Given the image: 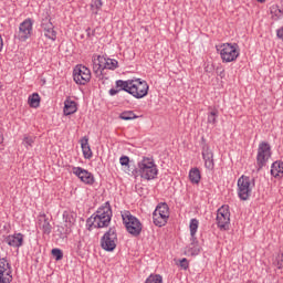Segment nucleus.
Instances as JSON below:
<instances>
[{"mask_svg":"<svg viewBox=\"0 0 283 283\" xmlns=\"http://www.w3.org/2000/svg\"><path fill=\"white\" fill-rule=\"evenodd\" d=\"M119 118L122 120H136V118H138V116L135 115L133 111H125V112L120 113Z\"/></svg>","mask_w":283,"mask_h":283,"instance_id":"nucleus-29","label":"nucleus"},{"mask_svg":"<svg viewBox=\"0 0 283 283\" xmlns=\"http://www.w3.org/2000/svg\"><path fill=\"white\" fill-rule=\"evenodd\" d=\"M222 63H233L240 56V46L237 43H223L218 46Z\"/></svg>","mask_w":283,"mask_h":283,"instance_id":"nucleus-4","label":"nucleus"},{"mask_svg":"<svg viewBox=\"0 0 283 283\" xmlns=\"http://www.w3.org/2000/svg\"><path fill=\"white\" fill-rule=\"evenodd\" d=\"M28 103L30 107H33L34 109H36V107L41 105V96H39L38 93H33L32 95L29 96Z\"/></svg>","mask_w":283,"mask_h":283,"instance_id":"nucleus-26","label":"nucleus"},{"mask_svg":"<svg viewBox=\"0 0 283 283\" xmlns=\"http://www.w3.org/2000/svg\"><path fill=\"white\" fill-rule=\"evenodd\" d=\"M279 264H283V255L281 256Z\"/></svg>","mask_w":283,"mask_h":283,"instance_id":"nucleus-42","label":"nucleus"},{"mask_svg":"<svg viewBox=\"0 0 283 283\" xmlns=\"http://www.w3.org/2000/svg\"><path fill=\"white\" fill-rule=\"evenodd\" d=\"M199 224H200V222L198 221V219L190 220L189 229H190L191 238H196V233H198Z\"/></svg>","mask_w":283,"mask_h":283,"instance_id":"nucleus-31","label":"nucleus"},{"mask_svg":"<svg viewBox=\"0 0 283 283\" xmlns=\"http://www.w3.org/2000/svg\"><path fill=\"white\" fill-rule=\"evenodd\" d=\"M78 108L76 107V102L67 98L64 102V116H71V114H76V111Z\"/></svg>","mask_w":283,"mask_h":283,"instance_id":"nucleus-20","label":"nucleus"},{"mask_svg":"<svg viewBox=\"0 0 283 283\" xmlns=\"http://www.w3.org/2000/svg\"><path fill=\"white\" fill-rule=\"evenodd\" d=\"M169 220V206L159 203L153 212V222L156 227H165Z\"/></svg>","mask_w":283,"mask_h":283,"instance_id":"nucleus-6","label":"nucleus"},{"mask_svg":"<svg viewBox=\"0 0 283 283\" xmlns=\"http://www.w3.org/2000/svg\"><path fill=\"white\" fill-rule=\"evenodd\" d=\"M3 143V133L0 132V145Z\"/></svg>","mask_w":283,"mask_h":283,"instance_id":"nucleus-41","label":"nucleus"},{"mask_svg":"<svg viewBox=\"0 0 283 283\" xmlns=\"http://www.w3.org/2000/svg\"><path fill=\"white\" fill-rule=\"evenodd\" d=\"M217 74H219V76L221 78H224V70L223 69H217Z\"/></svg>","mask_w":283,"mask_h":283,"instance_id":"nucleus-39","label":"nucleus"},{"mask_svg":"<svg viewBox=\"0 0 283 283\" xmlns=\"http://www.w3.org/2000/svg\"><path fill=\"white\" fill-rule=\"evenodd\" d=\"M116 67H118V61L105 57L104 70H116Z\"/></svg>","mask_w":283,"mask_h":283,"instance_id":"nucleus-32","label":"nucleus"},{"mask_svg":"<svg viewBox=\"0 0 283 283\" xmlns=\"http://www.w3.org/2000/svg\"><path fill=\"white\" fill-rule=\"evenodd\" d=\"M12 282V266L6 258L0 259V283Z\"/></svg>","mask_w":283,"mask_h":283,"instance_id":"nucleus-13","label":"nucleus"},{"mask_svg":"<svg viewBox=\"0 0 283 283\" xmlns=\"http://www.w3.org/2000/svg\"><path fill=\"white\" fill-rule=\"evenodd\" d=\"M252 189L251 178L241 176L238 180V196L240 200H249V198H251Z\"/></svg>","mask_w":283,"mask_h":283,"instance_id":"nucleus-9","label":"nucleus"},{"mask_svg":"<svg viewBox=\"0 0 283 283\" xmlns=\"http://www.w3.org/2000/svg\"><path fill=\"white\" fill-rule=\"evenodd\" d=\"M103 8V0H93L91 3V10L94 14H98V10Z\"/></svg>","mask_w":283,"mask_h":283,"instance_id":"nucleus-33","label":"nucleus"},{"mask_svg":"<svg viewBox=\"0 0 283 283\" xmlns=\"http://www.w3.org/2000/svg\"><path fill=\"white\" fill-rule=\"evenodd\" d=\"M218 109L213 108L208 113L207 123L208 125H212V127H216L218 125Z\"/></svg>","mask_w":283,"mask_h":283,"instance_id":"nucleus-24","label":"nucleus"},{"mask_svg":"<svg viewBox=\"0 0 283 283\" xmlns=\"http://www.w3.org/2000/svg\"><path fill=\"white\" fill-rule=\"evenodd\" d=\"M63 219L65 222H69V224H74V222H76V212L64 211Z\"/></svg>","mask_w":283,"mask_h":283,"instance_id":"nucleus-30","label":"nucleus"},{"mask_svg":"<svg viewBox=\"0 0 283 283\" xmlns=\"http://www.w3.org/2000/svg\"><path fill=\"white\" fill-rule=\"evenodd\" d=\"M200 170L198 168H192L189 171V180L192 182V185H198L200 182Z\"/></svg>","mask_w":283,"mask_h":283,"instance_id":"nucleus-25","label":"nucleus"},{"mask_svg":"<svg viewBox=\"0 0 283 283\" xmlns=\"http://www.w3.org/2000/svg\"><path fill=\"white\" fill-rule=\"evenodd\" d=\"M38 227L45 233L50 235L52 233V224H50V219L45 214H40L38 218Z\"/></svg>","mask_w":283,"mask_h":283,"instance_id":"nucleus-18","label":"nucleus"},{"mask_svg":"<svg viewBox=\"0 0 283 283\" xmlns=\"http://www.w3.org/2000/svg\"><path fill=\"white\" fill-rule=\"evenodd\" d=\"M35 140L36 137L32 135H24L22 139V145L25 146L27 149H30V147H34Z\"/></svg>","mask_w":283,"mask_h":283,"instance_id":"nucleus-27","label":"nucleus"},{"mask_svg":"<svg viewBox=\"0 0 283 283\" xmlns=\"http://www.w3.org/2000/svg\"><path fill=\"white\" fill-rule=\"evenodd\" d=\"M73 78L77 85H87L92 81V71L85 65H77L73 71Z\"/></svg>","mask_w":283,"mask_h":283,"instance_id":"nucleus-8","label":"nucleus"},{"mask_svg":"<svg viewBox=\"0 0 283 283\" xmlns=\"http://www.w3.org/2000/svg\"><path fill=\"white\" fill-rule=\"evenodd\" d=\"M93 72L97 77L103 76V71L105 70V56L94 54L92 56Z\"/></svg>","mask_w":283,"mask_h":283,"instance_id":"nucleus-15","label":"nucleus"},{"mask_svg":"<svg viewBox=\"0 0 283 283\" xmlns=\"http://www.w3.org/2000/svg\"><path fill=\"white\" fill-rule=\"evenodd\" d=\"M202 158L205 160L206 169L212 170L213 167H216V164L213 163V150H211V147L207 144L202 146Z\"/></svg>","mask_w":283,"mask_h":283,"instance_id":"nucleus-16","label":"nucleus"},{"mask_svg":"<svg viewBox=\"0 0 283 283\" xmlns=\"http://www.w3.org/2000/svg\"><path fill=\"white\" fill-rule=\"evenodd\" d=\"M256 1H259V3H264V1H266V0H256Z\"/></svg>","mask_w":283,"mask_h":283,"instance_id":"nucleus-43","label":"nucleus"},{"mask_svg":"<svg viewBox=\"0 0 283 283\" xmlns=\"http://www.w3.org/2000/svg\"><path fill=\"white\" fill-rule=\"evenodd\" d=\"M51 253L53 258L56 260V262H59L60 260H63V251H61V249H53Z\"/></svg>","mask_w":283,"mask_h":283,"instance_id":"nucleus-35","label":"nucleus"},{"mask_svg":"<svg viewBox=\"0 0 283 283\" xmlns=\"http://www.w3.org/2000/svg\"><path fill=\"white\" fill-rule=\"evenodd\" d=\"M270 12L274 19H282L283 18V10L280 9V6L274 4L270 8Z\"/></svg>","mask_w":283,"mask_h":283,"instance_id":"nucleus-28","label":"nucleus"},{"mask_svg":"<svg viewBox=\"0 0 283 283\" xmlns=\"http://www.w3.org/2000/svg\"><path fill=\"white\" fill-rule=\"evenodd\" d=\"M145 283H163V275L160 274H150Z\"/></svg>","mask_w":283,"mask_h":283,"instance_id":"nucleus-34","label":"nucleus"},{"mask_svg":"<svg viewBox=\"0 0 283 283\" xmlns=\"http://www.w3.org/2000/svg\"><path fill=\"white\" fill-rule=\"evenodd\" d=\"M276 36H277V39H281V41L283 42V27L277 29Z\"/></svg>","mask_w":283,"mask_h":283,"instance_id":"nucleus-38","label":"nucleus"},{"mask_svg":"<svg viewBox=\"0 0 283 283\" xmlns=\"http://www.w3.org/2000/svg\"><path fill=\"white\" fill-rule=\"evenodd\" d=\"M116 88L109 90L111 96H116L118 92L123 91L134 96V98H145V96L149 94V84L142 78L128 81L118 80L116 81Z\"/></svg>","mask_w":283,"mask_h":283,"instance_id":"nucleus-1","label":"nucleus"},{"mask_svg":"<svg viewBox=\"0 0 283 283\" xmlns=\"http://www.w3.org/2000/svg\"><path fill=\"white\" fill-rule=\"evenodd\" d=\"M72 171L84 185H94V175H92V172L81 167H73Z\"/></svg>","mask_w":283,"mask_h":283,"instance_id":"nucleus-14","label":"nucleus"},{"mask_svg":"<svg viewBox=\"0 0 283 283\" xmlns=\"http://www.w3.org/2000/svg\"><path fill=\"white\" fill-rule=\"evenodd\" d=\"M109 222H112V208L106 203L87 219L86 227H88V231H92L93 229L109 227Z\"/></svg>","mask_w":283,"mask_h":283,"instance_id":"nucleus-2","label":"nucleus"},{"mask_svg":"<svg viewBox=\"0 0 283 283\" xmlns=\"http://www.w3.org/2000/svg\"><path fill=\"white\" fill-rule=\"evenodd\" d=\"M81 147H82V151H83V156L86 159L92 158V148L90 147V139L87 137H83L81 139Z\"/></svg>","mask_w":283,"mask_h":283,"instance_id":"nucleus-22","label":"nucleus"},{"mask_svg":"<svg viewBox=\"0 0 283 283\" xmlns=\"http://www.w3.org/2000/svg\"><path fill=\"white\" fill-rule=\"evenodd\" d=\"M119 163L123 167H129V157L127 156H122L119 158Z\"/></svg>","mask_w":283,"mask_h":283,"instance_id":"nucleus-37","label":"nucleus"},{"mask_svg":"<svg viewBox=\"0 0 283 283\" xmlns=\"http://www.w3.org/2000/svg\"><path fill=\"white\" fill-rule=\"evenodd\" d=\"M180 269H184V271H187L189 269V261L187 259H181L179 261Z\"/></svg>","mask_w":283,"mask_h":283,"instance_id":"nucleus-36","label":"nucleus"},{"mask_svg":"<svg viewBox=\"0 0 283 283\" xmlns=\"http://www.w3.org/2000/svg\"><path fill=\"white\" fill-rule=\"evenodd\" d=\"M41 28L44 32V36L51 41H56V31L54 30V24L49 19L42 21Z\"/></svg>","mask_w":283,"mask_h":283,"instance_id":"nucleus-17","label":"nucleus"},{"mask_svg":"<svg viewBox=\"0 0 283 283\" xmlns=\"http://www.w3.org/2000/svg\"><path fill=\"white\" fill-rule=\"evenodd\" d=\"M271 158V145L266 142H262L258 148L256 165L259 169H262L269 163Z\"/></svg>","mask_w":283,"mask_h":283,"instance_id":"nucleus-11","label":"nucleus"},{"mask_svg":"<svg viewBox=\"0 0 283 283\" xmlns=\"http://www.w3.org/2000/svg\"><path fill=\"white\" fill-rule=\"evenodd\" d=\"M4 242L9 244V247H13L14 249H19V247H23V234L15 233L8 235L4 239Z\"/></svg>","mask_w":283,"mask_h":283,"instance_id":"nucleus-19","label":"nucleus"},{"mask_svg":"<svg viewBox=\"0 0 283 283\" xmlns=\"http://www.w3.org/2000/svg\"><path fill=\"white\" fill-rule=\"evenodd\" d=\"M33 25L34 23L31 19H25L23 22L20 23L18 31L19 41H28V39L32 36Z\"/></svg>","mask_w":283,"mask_h":283,"instance_id":"nucleus-12","label":"nucleus"},{"mask_svg":"<svg viewBox=\"0 0 283 283\" xmlns=\"http://www.w3.org/2000/svg\"><path fill=\"white\" fill-rule=\"evenodd\" d=\"M136 172L143 178L144 180H154L156 176H158V166L156 161L151 157H143L137 163Z\"/></svg>","mask_w":283,"mask_h":283,"instance_id":"nucleus-3","label":"nucleus"},{"mask_svg":"<svg viewBox=\"0 0 283 283\" xmlns=\"http://www.w3.org/2000/svg\"><path fill=\"white\" fill-rule=\"evenodd\" d=\"M186 252L188 255H198V253H200V244L198 243V239H196V237H191V243L188 245Z\"/></svg>","mask_w":283,"mask_h":283,"instance_id":"nucleus-21","label":"nucleus"},{"mask_svg":"<svg viewBox=\"0 0 283 283\" xmlns=\"http://www.w3.org/2000/svg\"><path fill=\"white\" fill-rule=\"evenodd\" d=\"M217 224L221 231L229 230V224H231V212L229 211V206H222L218 209Z\"/></svg>","mask_w":283,"mask_h":283,"instance_id":"nucleus-10","label":"nucleus"},{"mask_svg":"<svg viewBox=\"0 0 283 283\" xmlns=\"http://www.w3.org/2000/svg\"><path fill=\"white\" fill-rule=\"evenodd\" d=\"M1 50H3V38H1V35H0V52H1Z\"/></svg>","mask_w":283,"mask_h":283,"instance_id":"nucleus-40","label":"nucleus"},{"mask_svg":"<svg viewBox=\"0 0 283 283\" xmlns=\"http://www.w3.org/2000/svg\"><path fill=\"white\" fill-rule=\"evenodd\" d=\"M116 244H118L116 228H109L101 239V247L104 251H114V249H116Z\"/></svg>","mask_w":283,"mask_h":283,"instance_id":"nucleus-7","label":"nucleus"},{"mask_svg":"<svg viewBox=\"0 0 283 283\" xmlns=\"http://www.w3.org/2000/svg\"><path fill=\"white\" fill-rule=\"evenodd\" d=\"M122 219L126 227V231H128L130 235H140L143 223H140L138 218L134 217L129 211H123Z\"/></svg>","mask_w":283,"mask_h":283,"instance_id":"nucleus-5","label":"nucleus"},{"mask_svg":"<svg viewBox=\"0 0 283 283\" xmlns=\"http://www.w3.org/2000/svg\"><path fill=\"white\" fill-rule=\"evenodd\" d=\"M271 176H273L274 178H283V163L282 161H275L272 164Z\"/></svg>","mask_w":283,"mask_h":283,"instance_id":"nucleus-23","label":"nucleus"}]
</instances>
